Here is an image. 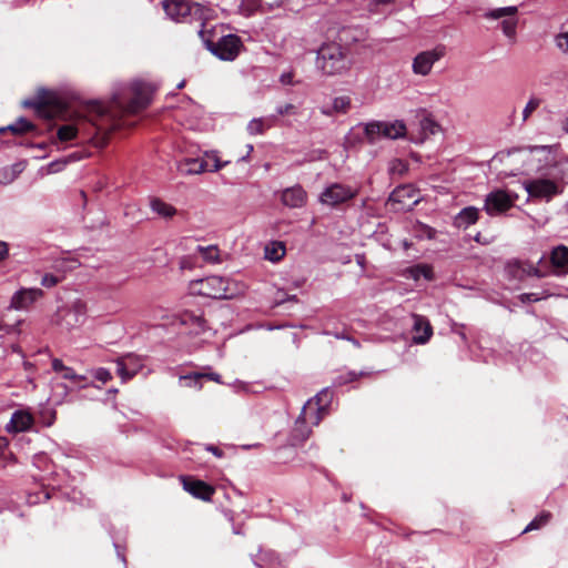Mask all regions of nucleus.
Listing matches in <instances>:
<instances>
[{
  "mask_svg": "<svg viewBox=\"0 0 568 568\" xmlns=\"http://www.w3.org/2000/svg\"><path fill=\"white\" fill-rule=\"evenodd\" d=\"M118 374L122 381H129L142 368L143 363L140 356L128 354L116 359Z\"/></svg>",
  "mask_w": 568,
  "mask_h": 568,
  "instance_id": "18",
  "label": "nucleus"
},
{
  "mask_svg": "<svg viewBox=\"0 0 568 568\" xmlns=\"http://www.w3.org/2000/svg\"><path fill=\"white\" fill-rule=\"evenodd\" d=\"M195 34L200 37L205 48L210 51L215 42L219 41V37L224 36V26L214 22L211 14L210 18L203 23V27H200L195 31Z\"/></svg>",
  "mask_w": 568,
  "mask_h": 568,
  "instance_id": "14",
  "label": "nucleus"
},
{
  "mask_svg": "<svg viewBox=\"0 0 568 568\" xmlns=\"http://www.w3.org/2000/svg\"><path fill=\"white\" fill-rule=\"evenodd\" d=\"M153 91L154 88L151 84L135 81L130 87V101L125 103L122 99L115 97L113 106L121 113L135 114L150 104Z\"/></svg>",
  "mask_w": 568,
  "mask_h": 568,
  "instance_id": "2",
  "label": "nucleus"
},
{
  "mask_svg": "<svg viewBox=\"0 0 568 568\" xmlns=\"http://www.w3.org/2000/svg\"><path fill=\"white\" fill-rule=\"evenodd\" d=\"M204 377H209L213 381H216L219 382V375L216 374H207V375H204V374H194V375H185V376H180V381H184L185 385L187 386H192L194 385L197 389H201L202 388V378Z\"/></svg>",
  "mask_w": 568,
  "mask_h": 568,
  "instance_id": "32",
  "label": "nucleus"
},
{
  "mask_svg": "<svg viewBox=\"0 0 568 568\" xmlns=\"http://www.w3.org/2000/svg\"><path fill=\"white\" fill-rule=\"evenodd\" d=\"M357 378V374L355 372H349L348 373V378L347 379H343V381H338V384H344V383H347V382H352V381H355Z\"/></svg>",
  "mask_w": 568,
  "mask_h": 568,
  "instance_id": "57",
  "label": "nucleus"
},
{
  "mask_svg": "<svg viewBox=\"0 0 568 568\" xmlns=\"http://www.w3.org/2000/svg\"><path fill=\"white\" fill-rule=\"evenodd\" d=\"M286 248L283 242H271L265 246V257L272 262L282 260L285 255Z\"/></svg>",
  "mask_w": 568,
  "mask_h": 568,
  "instance_id": "27",
  "label": "nucleus"
},
{
  "mask_svg": "<svg viewBox=\"0 0 568 568\" xmlns=\"http://www.w3.org/2000/svg\"><path fill=\"white\" fill-rule=\"evenodd\" d=\"M182 484L184 490H186L190 495L195 498L202 499L204 501L211 500L212 496L215 493V488L203 480L194 479L192 477H183Z\"/></svg>",
  "mask_w": 568,
  "mask_h": 568,
  "instance_id": "15",
  "label": "nucleus"
},
{
  "mask_svg": "<svg viewBox=\"0 0 568 568\" xmlns=\"http://www.w3.org/2000/svg\"><path fill=\"white\" fill-rule=\"evenodd\" d=\"M564 130L568 133V118L564 122Z\"/></svg>",
  "mask_w": 568,
  "mask_h": 568,
  "instance_id": "61",
  "label": "nucleus"
},
{
  "mask_svg": "<svg viewBox=\"0 0 568 568\" xmlns=\"http://www.w3.org/2000/svg\"><path fill=\"white\" fill-rule=\"evenodd\" d=\"M8 253H9L8 244L3 241H0V261H3L4 258H7Z\"/></svg>",
  "mask_w": 568,
  "mask_h": 568,
  "instance_id": "54",
  "label": "nucleus"
},
{
  "mask_svg": "<svg viewBox=\"0 0 568 568\" xmlns=\"http://www.w3.org/2000/svg\"><path fill=\"white\" fill-rule=\"evenodd\" d=\"M478 220V209L475 206H468L463 209L455 219V224L458 227H467L473 225Z\"/></svg>",
  "mask_w": 568,
  "mask_h": 568,
  "instance_id": "25",
  "label": "nucleus"
},
{
  "mask_svg": "<svg viewBox=\"0 0 568 568\" xmlns=\"http://www.w3.org/2000/svg\"><path fill=\"white\" fill-rule=\"evenodd\" d=\"M57 413L54 410H50L48 416L43 417V423L45 426L50 427L53 425L55 420Z\"/></svg>",
  "mask_w": 568,
  "mask_h": 568,
  "instance_id": "53",
  "label": "nucleus"
},
{
  "mask_svg": "<svg viewBox=\"0 0 568 568\" xmlns=\"http://www.w3.org/2000/svg\"><path fill=\"white\" fill-rule=\"evenodd\" d=\"M524 189L532 199L550 201L562 192V187L549 179H532L524 182Z\"/></svg>",
  "mask_w": 568,
  "mask_h": 568,
  "instance_id": "8",
  "label": "nucleus"
},
{
  "mask_svg": "<svg viewBox=\"0 0 568 568\" xmlns=\"http://www.w3.org/2000/svg\"><path fill=\"white\" fill-rule=\"evenodd\" d=\"M551 518V514L549 511L540 513L534 520H531L528 526L524 529L523 532H528L531 530L539 529L547 525Z\"/></svg>",
  "mask_w": 568,
  "mask_h": 568,
  "instance_id": "34",
  "label": "nucleus"
},
{
  "mask_svg": "<svg viewBox=\"0 0 568 568\" xmlns=\"http://www.w3.org/2000/svg\"><path fill=\"white\" fill-rule=\"evenodd\" d=\"M364 132L367 141L369 143H375L379 138H383L381 121H373L365 124Z\"/></svg>",
  "mask_w": 568,
  "mask_h": 568,
  "instance_id": "31",
  "label": "nucleus"
},
{
  "mask_svg": "<svg viewBox=\"0 0 568 568\" xmlns=\"http://www.w3.org/2000/svg\"><path fill=\"white\" fill-rule=\"evenodd\" d=\"M414 325L413 329L415 335L413 336V341L415 344H425L429 341L433 335V327L429 321L422 315H414Z\"/></svg>",
  "mask_w": 568,
  "mask_h": 568,
  "instance_id": "22",
  "label": "nucleus"
},
{
  "mask_svg": "<svg viewBox=\"0 0 568 568\" xmlns=\"http://www.w3.org/2000/svg\"><path fill=\"white\" fill-rule=\"evenodd\" d=\"M253 149H254L253 145L248 144L246 148L247 154L245 156H242L241 160L245 161L248 158V155L251 154V152L253 151Z\"/></svg>",
  "mask_w": 568,
  "mask_h": 568,
  "instance_id": "59",
  "label": "nucleus"
},
{
  "mask_svg": "<svg viewBox=\"0 0 568 568\" xmlns=\"http://www.w3.org/2000/svg\"><path fill=\"white\" fill-rule=\"evenodd\" d=\"M516 196H511L504 190H496L486 195L484 210L490 216L505 213L515 204Z\"/></svg>",
  "mask_w": 568,
  "mask_h": 568,
  "instance_id": "13",
  "label": "nucleus"
},
{
  "mask_svg": "<svg viewBox=\"0 0 568 568\" xmlns=\"http://www.w3.org/2000/svg\"><path fill=\"white\" fill-rule=\"evenodd\" d=\"M291 78H292L291 74H287V75L283 74L282 75V82L283 83H291Z\"/></svg>",
  "mask_w": 568,
  "mask_h": 568,
  "instance_id": "60",
  "label": "nucleus"
},
{
  "mask_svg": "<svg viewBox=\"0 0 568 568\" xmlns=\"http://www.w3.org/2000/svg\"><path fill=\"white\" fill-rule=\"evenodd\" d=\"M212 10L197 2L180 0V24H183L185 33L195 34V31L203 27L210 18Z\"/></svg>",
  "mask_w": 568,
  "mask_h": 568,
  "instance_id": "4",
  "label": "nucleus"
},
{
  "mask_svg": "<svg viewBox=\"0 0 568 568\" xmlns=\"http://www.w3.org/2000/svg\"><path fill=\"white\" fill-rule=\"evenodd\" d=\"M151 210L162 219H172L176 210L174 206L165 203L159 197H153L150 201Z\"/></svg>",
  "mask_w": 568,
  "mask_h": 568,
  "instance_id": "26",
  "label": "nucleus"
},
{
  "mask_svg": "<svg viewBox=\"0 0 568 568\" xmlns=\"http://www.w3.org/2000/svg\"><path fill=\"white\" fill-rule=\"evenodd\" d=\"M196 251L202 255L203 260L211 264L221 263L220 250L216 245L196 247Z\"/></svg>",
  "mask_w": 568,
  "mask_h": 568,
  "instance_id": "28",
  "label": "nucleus"
},
{
  "mask_svg": "<svg viewBox=\"0 0 568 568\" xmlns=\"http://www.w3.org/2000/svg\"><path fill=\"white\" fill-rule=\"evenodd\" d=\"M205 449L210 453H212L214 456H216L217 458H222L224 456V453L223 450L217 447V446H214V445H207L205 447Z\"/></svg>",
  "mask_w": 568,
  "mask_h": 568,
  "instance_id": "51",
  "label": "nucleus"
},
{
  "mask_svg": "<svg viewBox=\"0 0 568 568\" xmlns=\"http://www.w3.org/2000/svg\"><path fill=\"white\" fill-rule=\"evenodd\" d=\"M381 126L383 130V138L398 139L404 136L406 133V125L403 121L399 120L394 122L381 121Z\"/></svg>",
  "mask_w": 568,
  "mask_h": 568,
  "instance_id": "24",
  "label": "nucleus"
},
{
  "mask_svg": "<svg viewBox=\"0 0 568 568\" xmlns=\"http://www.w3.org/2000/svg\"><path fill=\"white\" fill-rule=\"evenodd\" d=\"M356 195L357 190L342 183H333L324 189L320 195V201L328 206H337L354 199Z\"/></svg>",
  "mask_w": 568,
  "mask_h": 568,
  "instance_id": "12",
  "label": "nucleus"
},
{
  "mask_svg": "<svg viewBox=\"0 0 568 568\" xmlns=\"http://www.w3.org/2000/svg\"><path fill=\"white\" fill-rule=\"evenodd\" d=\"M332 399L328 389H323L314 398L310 399L303 407L301 415L296 420V428L300 425L316 426L327 412V405Z\"/></svg>",
  "mask_w": 568,
  "mask_h": 568,
  "instance_id": "5",
  "label": "nucleus"
},
{
  "mask_svg": "<svg viewBox=\"0 0 568 568\" xmlns=\"http://www.w3.org/2000/svg\"><path fill=\"white\" fill-rule=\"evenodd\" d=\"M62 374V378L64 379H70V381H73V382H82V381H85V376H82V375H78L73 368L71 367H65L63 373Z\"/></svg>",
  "mask_w": 568,
  "mask_h": 568,
  "instance_id": "44",
  "label": "nucleus"
},
{
  "mask_svg": "<svg viewBox=\"0 0 568 568\" xmlns=\"http://www.w3.org/2000/svg\"><path fill=\"white\" fill-rule=\"evenodd\" d=\"M41 284L45 287H52L58 284V278L52 274H45L41 280Z\"/></svg>",
  "mask_w": 568,
  "mask_h": 568,
  "instance_id": "49",
  "label": "nucleus"
},
{
  "mask_svg": "<svg viewBox=\"0 0 568 568\" xmlns=\"http://www.w3.org/2000/svg\"><path fill=\"white\" fill-rule=\"evenodd\" d=\"M551 294L545 293L542 295H538L536 293H523L518 296V300L521 303H530V302H538L540 300L549 297Z\"/></svg>",
  "mask_w": 568,
  "mask_h": 568,
  "instance_id": "41",
  "label": "nucleus"
},
{
  "mask_svg": "<svg viewBox=\"0 0 568 568\" xmlns=\"http://www.w3.org/2000/svg\"><path fill=\"white\" fill-rule=\"evenodd\" d=\"M31 129H32L31 123L24 119H20L16 123L6 128V130H9V131L13 132L14 134H22V133L29 132ZM0 131H4V129H1Z\"/></svg>",
  "mask_w": 568,
  "mask_h": 568,
  "instance_id": "36",
  "label": "nucleus"
},
{
  "mask_svg": "<svg viewBox=\"0 0 568 568\" xmlns=\"http://www.w3.org/2000/svg\"><path fill=\"white\" fill-rule=\"evenodd\" d=\"M34 418L28 410H16L6 429L8 433H22L29 430L33 425Z\"/></svg>",
  "mask_w": 568,
  "mask_h": 568,
  "instance_id": "20",
  "label": "nucleus"
},
{
  "mask_svg": "<svg viewBox=\"0 0 568 568\" xmlns=\"http://www.w3.org/2000/svg\"><path fill=\"white\" fill-rule=\"evenodd\" d=\"M65 367H67V366L62 363V361H61V359H59V358H54V359L52 361V369H53L54 372L63 373V371H64V368H65Z\"/></svg>",
  "mask_w": 568,
  "mask_h": 568,
  "instance_id": "52",
  "label": "nucleus"
},
{
  "mask_svg": "<svg viewBox=\"0 0 568 568\" xmlns=\"http://www.w3.org/2000/svg\"><path fill=\"white\" fill-rule=\"evenodd\" d=\"M282 203L288 207H301L305 204L307 195L302 186H293L283 191Z\"/></svg>",
  "mask_w": 568,
  "mask_h": 568,
  "instance_id": "23",
  "label": "nucleus"
},
{
  "mask_svg": "<svg viewBox=\"0 0 568 568\" xmlns=\"http://www.w3.org/2000/svg\"><path fill=\"white\" fill-rule=\"evenodd\" d=\"M93 375L98 381H100L102 383H108L112 378L111 373L106 368H103V367L95 369Z\"/></svg>",
  "mask_w": 568,
  "mask_h": 568,
  "instance_id": "46",
  "label": "nucleus"
},
{
  "mask_svg": "<svg viewBox=\"0 0 568 568\" xmlns=\"http://www.w3.org/2000/svg\"><path fill=\"white\" fill-rule=\"evenodd\" d=\"M243 48L241 38L236 34H224L219 37V41L215 42L210 52L224 61H233L240 54Z\"/></svg>",
  "mask_w": 568,
  "mask_h": 568,
  "instance_id": "10",
  "label": "nucleus"
},
{
  "mask_svg": "<svg viewBox=\"0 0 568 568\" xmlns=\"http://www.w3.org/2000/svg\"><path fill=\"white\" fill-rule=\"evenodd\" d=\"M420 125L429 134H436L439 131V125L432 118H424Z\"/></svg>",
  "mask_w": 568,
  "mask_h": 568,
  "instance_id": "42",
  "label": "nucleus"
},
{
  "mask_svg": "<svg viewBox=\"0 0 568 568\" xmlns=\"http://www.w3.org/2000/svg\"><path fill=\"white\" fill-rule=\"evenodd\" d=\"M551 271L549 274L565 276L568 274V247L565 245L555 246L549 255Z\"/></svg>",
  "mask_w": 568,
  "mask_h": 568,
  "instance_id": "19",
  "label": "nucleus"
},
{
  "mask_svg": "<svg viewBox=\"0 0 568 568\" xmlns=\"http://www.w3.org/2000/svg\"><path fill=\"white\" fill-rule=\"evenodd\" d=\"M418 190L413 185H400L389 195L388 203L394 211H408L420 201Z\"/></svg>",
  "mask_w": 568,
  "mask_h": 568,
  "instance_id": "9",
  "label": "nucleus"
},
{
  "mask_svg": "<svg viewBox=\"0 0 568 568\" xmlns=\"http://www.w3.org/2000/svg\"><path fill=\"white\" fill-rule=\"evenodd\" d=\"M517 13V7H505V8H498L494 9L486 13V17L489 19H500L503 17H511V19L504 20L501 22V28L508 38H514L516 34V28H517V20L514 18V16Z\"/></svg>",
  "mask_w": 568,
  "mask_h": 568,
  "instance_id": "16",
  "label": "nucleus"
},
{
  "mask_svg": "<svg viewBox=\"0 0 568 568\" xmlns=\"http://www.w3.org/2000/svg\"><path fill=\"white\" fill-rule=\"evenodd\" d=\"M204 162L209 172H216L231 163L230 161H221L216 151L205 153Z\"/></svg>",
  "mask_w": 568,
  "mask_h": 568,
  "instance_id": "29",
  "label": "nucleus"
},
{
  "mask_svg": "<svg viewBox=\"0 0 568 568\" xmlns=\"http://www.w3.org/2000/svg\"><path fill=\"white\" fill-rule=\"evenodd\" d=\"M88 316V305L83 300L77 298L57 313V324L71 331L82 326Z\"/></svg>",
  "mask_w": 568,
  "mask_h": 568,
  "instance_id": "6",
  "label": "nucleus"
},
{
  "mask_svg": "<svg viewBox=\"0 0 568 568\" xmlns=\"http://www.w3.org/2000/svg\"><path fill=\"white\" fill-rule=\"evenodd\" d=\"M272 123L270 120L264 118H255L251 120L247 124V132L251 135L263 134L266 129H270Z\"/></svg>",
  "mask_w": 568,
  "mask_h": 568,
  "instance_id": "30",
  "label": "nucleus"
},
{
  "mask_svg": "<svg viewBox=\"0 0 568 568\" xmlns=\"http://www.w3.org/2000/svg\"><path fill=\"white\" fill-rule=\"evenodd\" d=\"M162 7L170 19L178 21V0H163Z\"/></svg>",
  "mask_w": 568,
  "mask_h": 568,
  "instance_id": "38",
  "label": "nucleus"
},
{
  "mask_svg": "<svg viewBox=\"0 0 568 568\" xmlns=\"http://www.w3.org/2000/svg\"><path fill=\"white\" fill-rule=\"evenodd\" d=\"M229 280L221 276H209L191 281L189 284V293L194 296H203L210 298H230Z\"/></svg>",
  "mask_w": 568,
  "mask_h": 568,
  "instance_id": "3",
  "label": "nucleus"
},
{
  "mask_svg": "<svg viewBox=\"0 0 568 568\" xmlns=\"http://www.w3.org/2000/svg\"><path fill=\"white\" fill-rule=\"evenodd\" d=\"M180 326L185 327V334L197 335L205 329V321L201 315H195L189 311L180 313Z\"/></svg>",
  "mask_w": 568,
  "mask_h": 568,
  "instance_id": "21",
  "label": "nucleus"
},
{
  "mask_svg": "<svg viewBox=\"0 0 568 568\" xmlns=\"http://www.w3.org/2000/svg\"><path fill=\"white\" fill-rule=\"evenodd\" d=\"M412 272L415 278H418L420 275L428 280L432 278V270L426 265H418L415 268H413Z\"/></svg>",
  "mask_w": 568,
  "mask_h": 568,
  "instance_id": "43",
  "label": "nucleus"
},
{
  "mask_svg": "<svg viewBox=\"0 0 568 568\" xmlns=\"http://www.w3.org/2000/svg\"><path fill=\"white\" fill-rule=\"evenodd\" d=\"M90 111L91 112H95L98 115H104L105 113V108L99 103V102H93L91 105H90Z\"/></svg>",
  "mask_w": 568,
  "mask_h": 568,
  "instance_id": "50",
  "label": "nucleus"
},
{
  "mask_svg": "<svg viewBox=\"0 0 568 568\" xmlns=\"http://www.w3.org/2000/svg\"><path fill=\"white\" fill-rule=\"evenodd\" d=\"M184 87V82H180L179 88L180 90Z\"/></svg>",
  "mask_w": 568,
  "mask_h": 568,
  "instance_id": "62",
  "label": "nucleus"
},
{
  "mask_svg": "<svg viewBox=\"0 0 568 568\" xmlns=\"http://www.w3.org/2000/svg\"><path fill=\"white\" fill-rule=\"evenodd\" d=\"M332 105L336 113H346L351 108V99L348 97H336Z\"/></svg>",
  "mask_w": 568,
  "mask_h": 568,
  "instance_id": "37",
  "label": "nucleus"
},
{
  "mask_svg": "<svg viewBox=\"0 0 568 568\" xmlns=\"http://www.w3.org/2000/svg\"><path fill=\"white\" fill-rule=\"evenodd\" d=\"M321 112H322V114L327 115V116H332L336 113L333 105L327 106V108H322Z\"/></svg>",
  "mask_w": 568,
  "mask_h": 568,
  "instance_id": "56",
  "label": "nucleus"
},
{
  "mask_svg": "<svg viewBox=\"0 0 568 568\" xmlns=\"http://www.w3.org/2000/svg\"><path fill=\"white\" fill-rule=\"evenodd\" d=\"M13 329V326L3 325L0 323V337H3L6 334L11 333Z\"/></svg>",
  "mask_w": 568,
  "mask_h": 568,
  "instance_id": "55",
  "label": "nucleus"
},
{
  "mask_svg": "<svg viewBox=\"0 0 568 568\" xmlns=\"http://www.w3.org/2000/svg\"><path fill=\"white\" fill-rule=\"evenodd\" d=\"M540 105V100L537 98H531L523 111V122H526L532 112H535Z\"/></svg>",
  "mask_w": 568,
  "mask_h": 568,
  "instance_id": "40",
  "label": "nucleus"
},
{
  "mask_svg": "<svg viewBox=\"0 0 568 568\" xmlns=\"http://www.w3.org/2000/svg\"><path fill=\"white\" fill-rule=\"evenodd\" d=\"M554 41L558 50L562 53L568 52V31H562L556 34Z\"/></svg>",
  "mask_w": 568,
  "mask_h": 568,
  "instance_id": "39",
  "label": "nucleus"
},
{
  "mask_svg": "<svg viewBox=\"0 0 568 568\" xmlns=\"http://www.w3.org/2000/svg\"><path fill=\"white\" fill-rule=\"evenodd\" d=\"M276 111L280 115L295 114L296 106L292 103H286L284 105H280Z\"/></svg>",
  "mask_w": 568,
  "mask_h": 568,
  "instance_id": "47",
  "label": "nucleus"
},
{
  "mask_svg": "<svg viewBox=\"0 0 568 568\" xmlns=\"http://www.w3.org/2000/svg\"><path fill=\"white\" fill-rule=\"evenodd\" d=\"M196 266V260L192 256H184L180 260V268H189L192 270Z\"/></svg>",
  "mask_w": 568,
  "mask_h": 568,
  "instance_id": "48",
  "label": "nucleus"
},
{
  "mask_svg": "<svg viewBox=\"0 0 568 568\" xmlns=\"http://www.w3.org/2000/svg\"><path fill=\"white\" fill-rule=\"evenodd\" d=\"M78 134V128L74 124H65L58 129L57 135L61 142L73 140Z\"/></svg>",
  "mask_w": 568,
  "mask_h": 568,
  "instance_id": "35",
  "label": "nucleus"
},
{
  "mask_svg": "<svg viewBox=\"0 0 568 568\" xmlns=\"http://www.w3.org/2000/svg\"><path fill=\"white\" fill-rule=\"evenodd\" d=\"M8 446V440L4 437H0V452H2Z\"/></svg>",
  "mask_w": 568,
  "mask_h": 568,
  "instance_id": "58",
  "label": "nucleus"
},
{
  "mask_svg": "<svg viewBox=\"0 0 568 568\" xmlns=\"http://www.w3.org/2000/svg\"><path fill=\"white\" fill-rule=\"evenodd\" d=\"M446 47L438 44L435 48L419 52L413 60L412 69L417 75L426 77L432 72L433 65L444 58Z\"/></svg>",
  "mask_w": 568,
  "mask_h": 568,
  "instance_id": "11",
  "label": "nucleus"
},
{
  "mask_svg": "<svg viewBox=\"0 0 568 568\" xmlns=\"http://www.w3.org/2000/svg\"><path fill=\"white\" fill-rule=\"evenodd\" d=\"M16 173L13 169L4 168L0 170V183L8 184L13 181Z\"/></svg>",
  "mask_w": 568,
  "mask_h": 568,
  "instance_id": "45",
  "label": "nucleus"
},
{
  "mask_svg": "<svg viewBox=\"0 0 568 568\" xmlns=\"http://www.w3.org/2000/svg\"><path fill=\"white\" fill-rule=\"evenodd\" d=\"M316 64L326 75L343 74L351 68V61L346 52L335 42L323 44L320 48Z\"/></svg>",
  "mask_w": 568,
  "mask_h": 568,
  "instance_id": "1",
  "label": "nucleus"
},
{
  "mask_svg": "<svg viewBox=\"0 0 568 568\" xmlns=\"http://www.w3.org/2000/svg\"><path fill=\"white\" fill-rule=\"evenodd\" d=\"M43 295L40 288H21L16 292L10 301V308L27 310Z\"/></svg>",
  "mask_w": 568,
  "mask_h": 568,
  "instance_id": "17",
  "label": "nucleus"
},
{
  "mask_svg": "<svg viewBox=\"0 0 568 568\" xmlns=\"http://www.w3.org/2000/svg\"><path fill=\"white\" fill-rule=\"evenodd\" d=\"M542 264L544 256L540 257L537 265H535L528 260L514 258L507 262L506 272L511 278L518 281H524L525 278L532 276L542 278L549 275V272L541 267Z\"/></svg>",
  "mask_w": 568,
  "mask_h": 568,
  "instance_id": "7",
  "label": "nucleus"
},
{
  "mask_svg": "<svg viewBox=\"0 0 568 568\" xmlns=\"http://www.w3.org/2000/svg\"><path fill=\"white\" fill-rule=\"evenodd\" d=\"M204 160L189 159L184 162V171L187 174H199L206 171Z\"/></svg>",
  "mask_w": 568,
  "mask_h": 568,
  "instance_id": "33",
  "label": "nucleus"
}]
</instances>
